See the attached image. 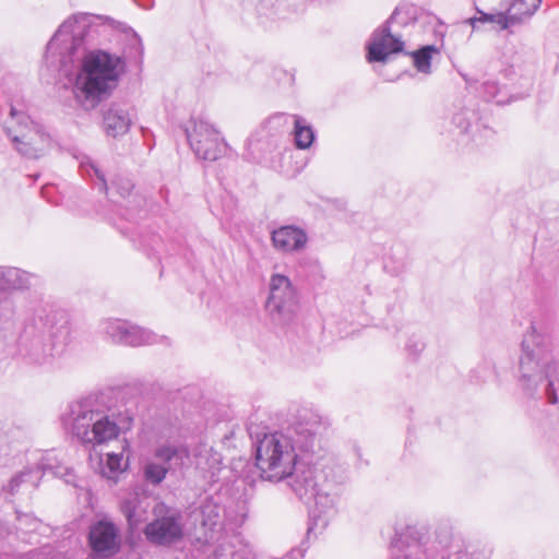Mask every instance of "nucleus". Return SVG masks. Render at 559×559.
Listing matches in <instances>:
<instances>
[{
    "label": "nucleus",
    "mask_w": 559,
    "mask_h": 559,
    "mask_svg": "<svg viewBox=\"0 0 559 559\" xmlns=\"http://www.w3.org/2000/svg\"><path fill=\"white\" fill-rule=\"evenodd\" d=\"M81 16L73 15L64 21L47 44L46 62L68 75L76 63L73 94L85 110L97 107L118 86L124 71V60L106 50H87L86 27Z\"/></svg>",
    "instance_id": "nucleus-1"
},
{
    "label": "nucleus",
    "mask_w": 559,
    "mask_h": 559,
    "mask_svg": "<svg viewBox=\"0 0 559 559\" xmlns=\"http://www.w3.org/2000/svg\"><path fill=\"white\" fill-rule=\"evenodd\" d=\"M559 343L557 320L549 313L535 317L523 335L519 361L520 383L528 397L547 399L559 407Z\"/></svg>",
    "instance_id": "nucleus-2"
},
{
    "label": "nucleus",
    "mask_w": 559,
    "mask_h": 559,
    "mask_svg": "<svg viewBox=\"0 0 559 559\" xmlns=\"http://www.w3.org/2000/svg\"><path fill=\"white\" fill-rule=\"evenodd\" d=\"M328 421L318 413L302 409L296 420L281 431L266 433L255 445V465L263 480H285L297 466L299 453L313 452L318 436Z\"/></svg>",
    "instance_id": "nucleus-3"
},
{
    "label": "nucleus",
    "mask_w": 559,
    "mask_h": 559,
    "mask_svg": "<svg viewBox=\"0 0 559 559\" xmlns=\"http://www.w3.org/2000/svg\"><path fill=\"white\" fill-rule=\"evenodd\" d=\"M61 424L82 444L94 447L107 443L130 429L132 417L126 415L116 420L99 397L87 396L68 406L61 415Z\"/></svg>",
    "instance_id": "nucleus-4"
},
{
    "label": "nucleus",
    "mask_w": 559,
    "mask_h": 559,
    "mask_svg": "<svg viewBox=\"0 0 559 559\" xmlns=\"http://www.w3.org/2000/svg\"><path fill=\"white\" fill-rule=\"evenodd\" d=\"M63 320V313L52 307L37 308L26 321L20 335L16 357L32 369L50 366L53 361V329Z\"/></svg>",
    "instance_id": "nucleus-5"
},
{
    "label": "nucleus",
    "mask_w": 559,
    "mask_h": 559,
    "mask_svg": "<svg viewBox=\"0 0 559 559\" xmlns=\"http://www.w3.org/2000/svg\"><path fill=\"white\" fill-rule=\"evenodd\" d=\"M4 131L15 150L27 158H39L50 148L51 138L44 128L13 106L4 123Z\"/></svg>",
    "instance_id": "nucleus-6"
},
{
    "label": "nucleus",
    "mask_w": 559,
    "mask_h": 559,
    "mask_svg": "<svg viewBox=\"0 0 559 559\" xmlns=\"http://www.w3.org/2000/svg\"><path fill=\"white\" fill-rule=\"evenodd\" d=\"M296 496L306 501H314L323 511L333 508L335 503L334 485L326 480L322 472L311 466L295 467L286 478Z\"/></svg>",
    "instance_id": "nucleus-7"
},
{
    "label": "nucleus",
    "mask_w": 559,
    "mask_h": 559,
    "mask_svg": "<svg viewBox=\"0 0 559 559\" xmlns=\"http://www.w3.org/2000/svg\"><path fill=\"white\" fill-rule=\"evenodd\" d=\"M153 513L155 519L144 528L146 539L155 545H170L183 536L182 515L179 511L157 503Z\"/></svg>",
    "instance_id": "nucleus-8"
},
{
    "label": "nucleus",
    "mask_w": 559,
    "mask_h": 559,
    "mask_svg": "<svg viewBox=\"0 0 559 559\" xmlns=\"http://www.w3.org/2000/svg\"><path fill=\"white\" fill-rule=\"evenodd\" d=\"M397 14L396 9L386 22L372 33L367 46L369 62H385L391 55L403 51L405 43L402 35L394 28Z\"/></svg>",
    "instance_id": "nucleus-9"
},
{
    "label": "nucleus",
    "mask_w": 559,
    "mask_h": 559,
    "mask_svg": "<svg viewBox=\"0 0 559 559\" xmlns=\"http://www.w3.org/2000/svg\"><path fill=\"white\" fill-rule=\"evenodd\" d=\"M297 296L290 280L282 274H273L270 280V296L266 309L274 320L288 321L296 306Z\"/></svg>",
    "instance_id": "nucleus-10"
},
{
    "label": "nucleus",
    "mask_w": 559,
    "mask_h": 559,
    "mask_svg": "<svg viewBox=\"0 0 559 559\" xmlns=\"http://www.w3.org/2000/svg\"><path fill=\"white\" fill-rule=\"evenodd\" d=\"M100 331L112 343L127 346L151 345L158 341V336L152 331L119 319L102 321Z\"/></svg>",
    "instance_id": "nucleus-11"
},
{
    "label": "nucleus",
    "mask_w": 559,
    "mask_h": 559,
    "mask_svg": "<svg viewBox=\"0 0 559 559\" xmlns=\"http://www.w3.org/2000/svg\"><path fill=\"white\" fill-rule=\"evenodd\" d=\"M155 459L158 462H147L144 467L145 479L153 484H160L168 471L182 467L188 459L189 452L182 445H162L155 451Z\"/></svg>",
    "instance_id": "nucleus-12"
},
{
    "label": "nucleus",
    "mask_w": 559,
    "mask_h": 559,
    "mask_svg": "<svg viewBox=\"0 0 559 559\" xmlns=\"http://www.w3.org/2000/svg\"><path fill=\"white\" fill-rule=\"evenodd\" d=\"M187 138L191 148L199 158L216 160L224 148L218 132L207 122H194L191 131L187 130Z\"/></svg>",
    "instance_id": "nucleus-13"
},
{
    "label": "nucleus",
    "mask_w": 559,
    "mask_h": 559,
    "mask_svg": "<svg viewBox=\"0 0 559 559\" xmlns=\"http://www.w3.org/2000/svg\"><path fill=\"white\" fill-rule=\"evenodd\" d=\"M88 543L94 552L102 557L115 555L120 549V538L115 524L98 521L90 528Z\"/></svg>",
    "instance_id": "nucleus-14"
},
{
    "label": "nucleus",
    "mask_w": 559,
    "mask_h": 559,
    "mask_svg": "<svg viewBox=\"0 0 559 559\" xmlns=\"http://www.w3.org/2000/svg\"><path fill=\"white\" fill-rule=\"evenodd\" d=\"M36 277L16 267L0 266V318L11 302L2 294L11 290L28 289Z\"/></svg>",
    "instance_id": "nucleus-15"
},
{
    "label": "nucleus",
    "mask_w": 559,
    "mask_h": 559,
    "mask_svg": "<svg viewBox=\"0 0 559 559\" xmlns=\"http://www.w3.org/2000/svg\"><path fill=\"white\" fill-rule=\"evenodd\" d=\"M273 247L284 253H293L302 250L307 242L306 231L293 225L274 229L271 235Z\"/></svg>",
    "instance_id": "nucleus-16"
},
{
    "label": "nucleus",
    "mask_w": 559,
    "mask_h": 559,
    "mask_svg": "<svg viewBox=\"0 0 559 559\" xmlns=\"http://www.w3.org/2000/svg\"><path fill=\"white\" fill-rule=\"evenodd\" d=\"M195 467L205 479L215 483L219 479V474L224 469L222 455L212 447L201 444L195 450Z\"/></svg>",
    "instance_id": "nucleus-17"
},
{
    "label": "nucleus",
    "mask_w": 559,
    "mask_h": 559,
    "mask_svg": "<svg viewBox=\"0 0 559 559\" xmlns=\"http://www.w3.org/2000/svg\"><path fill=\"white\" fill-rule=\"evenodd\" d=\"M477 15L464 20L457 27L450 32L449 36L452 37L455 31H460L463 25H471L472 33L478 29V24H490L495 31H506L511 26L515 25L509 10L507 12L496 11L492 13H486L479 9L476 10Z\"/></svg>",
    "instance_id": "nucleus-18"
},
{
    "label": "nucleus",
    "mask_w": 559,
    "mask_h": 559,
    "mask_svg": "<svg viewBox=\"0 0 559 559\" xmlns=\"http://www.w3.org/2000/svg\"><path fill=\"white\" fill-rule=\"evenodd\" d=\"M132 123V116L127 106L111 104L104 112V128L107 135L112 138L126 134Z\"/></svg>",
    "instance_id": "nucleus-19"
},
{
    "label": "nucleus",
    "mask_w": 559,
    "mask_h": 559,
    "mask_svg": "<svg viewBox=\"0 0 559 559\" xmlns=\"http://www.w3.org/2000/svg\"><path fill=\"white\" fill-rule=\"evenodd\" d=\"M223 511L224 509L213 498H206L200 506L201 525L211 533L209 538H214V534L223 530Z\"/></svg>",
    "instance_id": "nucleus-20"
},
{
    "label": "nucleus",
    "mask_w": 559,
    "mask_h": 559,
    "mask_svg": "<svg viewBox=\"0 0 559 559\" xmlns=\"http://www.w3.org/2000/svg\"><path fill=\"white\" fill-rule=\"evenodd\" d=\"M213 559H253V554L238 536H231L224 538L217 545Z\"/></svg>",
    "instance_id": "nucleus-21"
},
{
    "label": "nucleus",
    "mask_w": 559,
    "mask_h": 559,
    "mask_svg": "<svg viewBox=\"0 0 559 559\" xmlns=\"http://www.w3.org/2000/svg\"><path fill=\"white\" fill-rule=\"evenodd\" d=\"M294 141L299 150L309 148L314 141V131L301 117L294 116Z\"/></svg>",
    "instance_id": "nucleus-22"
},
{
    "label": "nucleus",
    "mask_w": 559,
    "mask_h": 559,
    "mask_svg": "<svg viewBox=\"0 0 559 559\" xmlns=\"http://www.w3.org/2000/svg\"><path fill=\"white\" fill-rule=\"evenodd\" d=\"M542 0H514L508 8L515 24L530 19L539 8Z\"/></svg>",
    "instance_id": "nucleus-23"
},
{
    "label": "nucleus",
    "mask_w": 559,
    "mask_h": 559,
    "mask_svg": "<svg viewBox=\"0 0 559 559\" xmlns=\"http://www.w3.org/2000/svg\"><path fill=\"white\" fill-rule=\"evenodd\" d=\"M451 122L454 127L453 132L467 134L477 126V114L472 109L464 108L452 116Z\"/></svg>",
    "instance_id": "nucleus-24"
},
{
    "label": "nucleus",
    "mask_w": 559,
    "mask_h": 559,
    "mask_svg": "<svg viewBox=\"0 0 559 559\" xmlns=\"http://www.w3.org/2000/svg\"><path fill=\"white\" fill-rule=\"evenodd\" d=\"M124 469L122 454L108 453L106 461H100L99 472L103 477L116 481L118 475Z\"/></svg>",
    "instance_id": "nucleus-25"
},
{
    "label": "nucleus",
    "mask_w": 559,
    "mask_h": 559,
    "mask_svg": "<svg viewBox=\"0 0 559 559\" xmlns=\"http://www.w3.org/2000/svg\"><path fill=\"white\" fill-rule=\"evenodd\" d=\"M438 48L433 45H427L412 52L413 62L418 72L424 74L431 73V59L433 53H438Z\"/></svg>",
    "instance_id": "nucleus-26"
},
{
    "label": "nucleus",
    "mask_w": 559,
    "mask_h": 559,
    "mask_svg": "<svg viewBox=\"0 0 559 559\" xmlns=\"http://www.w3.org/2000/svg\"><path fill=\"white\" fill-rule=\"evenodd\" d=\"M121 511L131 527L138 526L142 521V510H140L139 497L136 495L131 496L122 502Z\"/></svg>",
    "instance_id": "nucleus-27"
},
{
    "label": "nucleus",
    "mask_w": 559,
    "mask_h": 559,
    "mask_svg": "<svg viewBox=\"0 0 559 559\" xmlns=\"http://www.w3.org/2000/svg\"><path fill=\"white\" fill-rule=\"evenodd\" d=\"M53 457L50 453H48L44 460H43V463H41V468L43 471H49L51 472L55 476H58V477H64V476H69L70 475V469L62 465L61 463H53L52 462Z\"/></svg>",
    "instance_id": "nucleus-28"
},
{
    "label": "nucleus",
    "mask_w": 559,
    "mask_h": 559,
    "mask_svg": "<svg viewBox=\"0 0 559 559\" xmlns=\"http://www.w3.org/2000/svg\"><path fill=\"white\" fill-rule=\"evenodd\" d=\"M81 167H82L83 171H85L88 176H92V173L96 176V178L98 179V189H99V191H107L108 190L105 175L97 167L96 164H94L91 160H87L86 163L82 162L81 163Z\"/></svg>",
    "instance_id": "nucleus-29"
},
{
    "label": "nucleus",
    "mask_w": 559,
    "mask_h": 559,
    "mask_svg": "<svg viewBox=\"0 0 559 559\" xmlns=\"http://www.w3.org/2000/svg\"><path fill=\"white\" fill-rule=\"evenodd\" d=\"M425 348V342L419 335L413 334L408 337L405 349L408 355L417 357Z\"/></svg>",
    "instance_id": "nucleus-30"
},
{
    "label": "nucleus",
    "mask_w": 559,
    "mask_h": 559,
    "mask_svg": "<svg viewBox=\"0 0 559 559\" xmlns=\"http://www.w3.org/2000/svg\"><path fill=\"white\" fill-rule=\"evenodd\" d=\"M32 478H33V472H32V471H29V472H22L21 474H19V475H16V476H14V477L10 480V483H9V485H8V487H9V491H10L11 493H14V492L17 490L19 486H20L22 483H26V481H32V483H33V485L35 486V485H36V483H35V481H33V479H32Z\"/></svg>",
    "instance_id": "nucleus-31"
},
{
    "label": "nucleus",
    "mask_w": 559,
    "mask_h": 559,
    "mask_svg": "<svg viewBox=\"0 0 559 559\" xmlns=\"http://www.w3.org/2000/svg\"><path fill=\"white\" fill-rule=\"evenodd\" d=\"M481 88L483 95L487 100L495 99L500 92L498 83L493 80H487L483 82Z\"/></svg>",
    "instance_id": "nucleus-32"
},
{
    "label": "nucleus",
    "mask_w": 559,
    "mask_h": 559,
    "mask_svg": "<svg viewBox=\"0 0 559 559\" xmlns=\"http://www.w3.org/2000/svg\"><path fill=\"white\" fill-rule=\"evenodd\" d=\"M133 185L129 179H119L112 182V189L117 191V193L124 199L131 193Z\"/></svg>",
    "instance_id": "nucleus-33"
},
{
    "label": "nucleus",
    "mask_w": 559,
    "mask_h": 559,
    "mask_svg": "<svg viewBox=\"0 0 559 559\" xmlns=\"http://www.w3.org/2000/svg\"><path fill=\"white\" fill-rule=\"evenodd\" d=\"M17 521H19V526H16V530H24L23 527V524H32V523H35V521L27 514H24V515H19L17 516Z\"/></svg>",
    "instance_id": "nucleus-34"
},
{
    "label": "nucleus",
    "mask_w": 559,
    "mask_h": 559,
    "mask_svg": "<svg viewBox=\"0 0 559 559\" xmlns=\"http://www.w3.org/2000/svg\"><path fill=\"white\" fill-rule=\"evenodd\" d=\"M8 534H9V527L4 526L2 523H0V538H3Z\"/></svg>",
    "instance_id": "nucleus-35"
},
{
    "label": "nucleus",
    "mask_w": 559,
    "mask_h": 559,
    "mask_svg": "<svg viewBox=\"0 0 559 559\" xmlns=\"http://www.w3.org/2000/svg\"><path fill=\"white\" fill-rule=\"evenodd\" d=\"M400 540H401V537L399 535H396L395 538L391 542V547L400 549V546H399Z\"/></svg>",
    "instance_id": "nucleus-36"
},
{
    "label": "nucleus",
    "mask_w": 559,
    "mask_h": 559,
    "mask_svg": "<svg viewBox=\"0 0 559 559\" xmlns=\"http://www.w3.org/2000/svg\"><path fill=\"white\" fill-rule=\"evenodd\" d=\"M282 118H284V116H283V115H280V116H276V117H273V118H271V119L269 120V123H271V122H275L276 120H280V119H282Z\"/></svg>",
    "instance_id": "nucleus-37"
},
{
    "label": "nucleus",
    "mask_w": 559,
    "mask_h": 559,
    "mask_svg": "<svg viewBox=\"0 0 559 559\" xmlns=\"http://www.w3.org/2000/svg\"><path fill=\"white\" fill-rule=\"evenodd\" d=\"M253 141H254V139H250V140H249V145H250V146H252V145H253Z\"/></svg>",
    "instance_id": "nucleus-38"
}]
</instances>
